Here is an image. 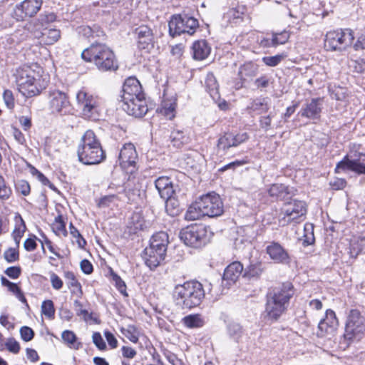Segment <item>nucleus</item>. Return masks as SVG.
<instances>
[{"label":"nucleus","instance_id":"1","mask_svg":"<svg viewBox=\"0 0 365 365\" xmlns=\"http://www.w3.org/2000/svg\"><path fill=\"white\" fill-rule=\"evenodd\" d=\"M14 77L19 92L26 98L39 95L47 86V82L42 78L39 71H36L30 66L18 68Z\"/></svg>","mask_w":365,"mask_h":365},{"label":"nucleus","instance_id":"2","mask_svg":"<svg viewBox=\"0 0 365 365\" xmlns=\"http://www.w3.org/2000/svg\"><path fill=\"white\" fill-rule=\"evenodd\" d=\"M293 294V286L290 282L283 283L270 289L267 294V317L269 319L277 320L287 309Z\"/></svg>","mask_w":365,"mask_h":365},{"label":"nucleus","instance_id":"3","mask_svg":"<svg viewBox=\"0 0 365 365\" xmlns=\"http://www.w3.org/2000/svg\"><path fill=\"white\" fill-rule=\"evenodd\" d=\"M81 57L86 61L93 63L103 72L115 71L118 68L114 53L104 43H93L83 51Z\"/></svg>","mask_w":365,"mask_h":365},{"label":"nucleus","instance_id":"4","mask_svg":"<svg viewBox=\"0 0 365 365\" xmlns=\"http://www.w3.org/2000/svg\"><path fill=\"white\" fill-rule=\"evenodd\" d=\"M173 295L176 305L182 309H191L200 304L205 291L201 283L191 281L176 285Z\"/></svg>","mask_w":365,"mask_h":365},{"label":"nucleus","instance_id":"5","mask_svg":"<svg viewBox=\"0 0 365 365\" xmlns=\"http://www.w3.org/2000/svg\"><path fill=\"white\" fill-rule=\"evenodd\" d=\"M307 210V205L304 201L294 200L286 202L281 210L279 223L282 226L299 223L305 219Z\"/></svg>","mask_w":365,"mask_h":365},{"label":"nucleus","instance_id":"6","mask_svg":"<svg viewBox=\"0 0 365 365\" xmlns=\"http://www.w3.org/2000/svg\"><path fill=\"white\" fill-rule=\"evenodd\" d=\"M169 33L173 37L183 34L192 36L199 27L198 20L187 14H175L168 23Z\"/></svg>","mask_w":365,"mask_h":365},{"label":"nucleus","instance_id":"7","mask_svg":"<svg viewBox=\"0 0 365 365\" xmlns=\"http://www.w3.org/2000/svg\"><path fill=\"white\" fill-rule=\"evenodd\" d=\"M354 39V32L349 29L331 31L326 34L324 45L328 50L341 52L351 46Z\"/></svg>","mask_w":365,"mask_h":365},{"label":"nucleus","instance_id":"8","mask_svg":"<svg viewBox=\"0 0 365 365\" xmlns=\"http://www.w3.org/2000/svg\"><path fill=\"white\" fill-rule=\"evenodd\" d=\"M180 239L190 247L198 248L207 244L210 235L204 225H192L182 229L180 233Z\"/></svg>","mask_w":365,"mask_h":365},{"label":"nucleus","instance_id":"9","mask_svg":"<svg viewBox=\"0 0 365 365\" xmlns=\"http://www.w3.org/2000/svg\"><path fill=\"white\" fill-rule=\"evenodd\" d=\"M365 334V317L356 309L350 311L347 317L344 337L346 339L360 340Z\"/></svg>","mask_w":365,"mask_h":365},{"label":"nucleus","instance_id":"10","mask_svg":"<svg viewBox=\"0 0 365 365\" xmlns=\"http://www.w3.org/2000/svg\"><path fill=\"white\" fill-rule=\"evenodd\" d=\"M76 101L84 117L88 118H96L100 106V101L97 96L82 89L77 93Z\"/></svg>","mask_w":365,"mask_h":365},{"label":"nucleus","instance_id":"11","mask_svg":"<svg viewBox=\"0 0 365 365\" xmlns=\"http://www.w3.org/2000/svg\"><path fill=\"white\" fill-rule=\"evenodd\" d=\"M346 170H351L359 175L365 174V153H355L353 155H346L336 164V173Z\"/></svg>","mask_w":365,"mask_h":365},{"label":"nucleus","instance_id":"12","mask_svg":"<svg viewBox=\"0 0 365 365\" xmlns=\"http://www.w3.org/2000/svg\"><path fill=\"white\" fill-rule=\"evenodd\" d=\"M200 206L202 212L210 217L221 215L224 212V206L220 195L215 192H209L199 197Z\"/></svg>","mask_w":365,"mask_h":365},{"label":"nucleus","instance_id":"13","mask_svg":"<svg viewBox=\"0 0 365 365\" xmlns=\"http://www.w3.org/2000/svg\"><path fill=\"white\" fill-rule=\"evenodd\" d=\"M49 106L53 113L66 115L71 110L68 95L59 90L49 91Z\"/></svg>","mask_w":365,"mask_h":365},{"label":"nucleus","instance_id":"14","mask_svg":"<svg viewBox=\"0 0 365 365\" xmlns=\"http://www.w3.org/2000/svg\"><path fill=\"white\" fill-rule=\"evenodd\" d=\"M36 22H29L26 24L25 29L33 34L36 38L40 40L41 43L52 45L61 37V32L56 29H48L46 28H36Z\"/></svg>","mask_w":365,"mask_h":365},{"label":"nucleus","instance_id":"15","mask_svg":"<svg viewBox=\"0 0 365 365\" xmlns=\"http://www.w3.org/2000/svg\"><path fill=\"white\" fill-rule=\"evenodd\" d=\"M249 139V135L245 133H225L217 140V148L218 153H227L231 148H235L246 142Z\"/></svg>","mask_w":365,"mask_h":365},{"label":"nucleus","instance_id":"16","mask_svg":"<svg viewBox=\"0 0 365 365\" xmlns=\"http://www.w3.org/2000/svg\"><path fill=\"white\" fill-rule=\"evenodd\" d=\"M42 4V0H24L16 5L13 17L17 21H24L27 17H32L40 10Z\"/></svg>","mask_w":365,"mask_h":365},{"label":"nucleus","instance_id":"17","mask_svg":"<svg viewBox=\"0 0 365 365\" xmlns=\"http://www.w3.org/2000/svg\"><path fill=\"white\" fill-rule=\"evenodd\" d=\"M122 108L130 115L135 118L143 117L148 110L145 95L138 96L133 101L123 103Z\"/></svg>","mask_w":365,"mask_h":365},{"label":"nucleus","instance_id":"18","mask_svg":"<svg viewBox=\"0 0 365 365\" xmlns=\"http://www.w3.org/2000/svg\"><path fill=\"white\" fill-rule=\"evenodd\" d=\"M145 95L142 91V86L135 77L128 78L123 86L121 101L122 103L133 101L138 96Z\"/></svg>","mask_w":365,"mask_h":365},{"label":"nucleus","instance_id":"19","mask_svg":"<svg viewBox=\"0 0 365 365\" xmlns=\"http://www.w3.org/2000/svg\"><path fill=\"white\" fill-rule=\"evenodd\" d=\"M78 160L85 165H96L106 158L103 149L77 148Z\"/></svg>","mask_w":365,"mask_h":365},{"label":"nucleus","instance_id":"20","mask_svg":"<svg viewBox=\"0 0 365 365\" xmlns=\"http://www.w3.org/2000/svg\"><path fill=\"white\" fill-rule=\"evenodd\" d=\"M138 155L135 150V145L131 143H125L123 145L119 153V163L120 167L124 170H128L129 168H134Z\"/></svg>","mask_w":365,"mask_h":365},{"label":"nucleus","instance_id":"21","mask_svg":"<svg viewBox=\"0 0 365 365\" xmlns=\"http://www.w3.org/2000/svg\"><path fill=\"white\" fill-rule=\"evenodd\" d=\"M337 319L335 313L331 309L326 312L325 317L319 322L317 334L319 337L333 335L337 326Z\"/></svg>","mask_w":365,"mask_h":365},{"label":"nucleus","instance_id":"22","mask_svg":"<svg viewBox=\"0 0 365 365\" xmlns=\"http://www.w3.org/2000/svg\"><path fill=\"white\" fill-rule=\"evenodd\" d=\"M134 34L136 36L138 47L141 49H147L153 47L154 36L152 29L146 26L141 25L137 27Z\"/></svg>","mask_w":365,"mask_h":365},{"label":"nucleus","instance_id":"23","mask_svg":"<svg viewBox=\"0 0 365 365\" xmlns=\"http://www.w3.org/2000/svg\"><path fill=\"white\" fill-rule=\"evenodd\" d=\"M322 99L320 98H312L306 103L299 112L302 117L312 120H317L320 118L322 109Z\"/></svg>","mask_w":365,"mask_h":365},{"label":"nucleus","instance_id":"24","mask_svg":"<svg viewBox=\"0 0 365 365\" xmlns=\"http://www.w3.org/2000/svg\"><path fill=\"white\" fill-rule=\"evenodd\" d=\"M297 190L284 184H272L268 189L269 195L277 200H285L295 195Z\"/></svg>","mask_w":365,"mask_h":365},{"label":"nucleus","instance_id":"25","mask_svg":"<svg viewBox=\"0 0 365 365\" xmlns=\"http://www.w3.org/2000/svg\"><path fill=\"white\" fill-rule=\"evenodd\" d=\"M165 255L158 250L146 247L143 251V258L145 264L150 269H154L164 261Z\"/></svg>","mask_w":365,"mask_h":365},{"label":"nucleus","instance_id":"26","mask_svg":"<svg viewBox=\"0 0 365 365\" xmlns=\"http://www.w3.org/2000/svg\"><path fill=\"white\" fill-rule=\"evenodd\" d=\"M155 186L161 198L170 200L175 190L171 180L165 176L159 177L155 181Z\"/></svg>","mask_w":365,"mask_h":365},{"label":"nucleus","instance_id":"27","mask_svg":"<svg viewBox=\"0 0 365 365\" xmlns=\"http://www.w3.org/2000/svg\"><path fill=\"white\" fill-rule=\"evenodd\" d=\"M211 47L206 40L195 41L191 47L192 58L196 61L206 59L210 55Z\"/></svg>","mask_w":365,"mask_h":365},{"label":"nucleus","instance_id":"28","mask_svg":"<svg viewBox=\"0 0 365 365\" xmlns=\"http://www.w3.org/2000/svg\"><path fill=\"white\" fill-rule=\"evenodd\" d=\"M244 270L243 265L240 262H234L225 269L222 279L227 284L235 283Z\"/></svg>","mask_w":365,"mask_h":365},{"label":"nucleus","instance_id":"29","mask_svg":"<svg viewBox=\"0 0 365 365\" xmlns=\"http://www.w3.org/2000/svg\"><path fill=\"white\" fill-rule=\"evenodd\" d=\"M266 250L270 258L277 262H284L289 259L288 253L278 242H272Z\"/></svg>","mask_w":365,"mask_h":365},{"label":"nucleus","instance_id":"30","mask_svg":"<svg viewBox=\"0 0 365 365\" xmlns=\"http://www.w3.org/2000/svg\"><path fill=\"white\" fill-rule=\"evenodd\" d=\"M78 148L103 149L100 140L91 130H88L84 133Z\"/></svg>","mask_w":365,"mask_h":365},{"label":"nucleus","instance_id":"31","mask_svg":"<svg viewBox=\"0 0 365 365\" xmlns=\"http://www.w3.org/2000/svg\"><path fill=\"white\" fill-rule=\"evenodd\" d=\"M168 245V235L165 232H159L154 234L150 242V246L152 249L158 250L160 252L166 255L167 247Z\"/></svg>","mask_w":365,"mask_h":365},{"label":"nucleus","instance_id":"32","mask_svg":"<svg viewBox=\"0 0 365 365\" xmlns=\"http://www.w3.org/2000/svg\"><path fill=\"white\" fill-rule=\"evenodd\" d=\"M258 72V66L252 62H245L241 65L238 71V76L240 80L244 82L247 78H252L257 76Z\"/></svg>","mask_w":365,"mask_h":365},{"label":"nucleus","instance_id":"33","mask_svg":"<svg viewBox=\"0 0 365 365\" xmlns=\"http://www.w3.org/2000/svg\"><path fill=\"white\" fill-rule=\"evenodd\" d=\"M205 88L212 99L219 98L218 83L212 73H208L205 78Z\"/></svg>","mask_w":365,"mask_h":365},{"label":"nucleus","instance_id":"34","mask_svg":"<svg viewBox=\"0 0 365 365\" xmlns=\"http://www.w3.org/2000/svg\"><path fill=\"white\" fill-rule=\"evenodd\" d=\"M200 201L199 198L192 203L187 209L185 213V219L187 220H196L202 217L206 216L205 212H202V207L200 206Z\"/></svg>","mask_w":365,"mask_h":365},{"label":"nucleus","instance_id":"35","mask_svg":"<svg viewBox=\"0 0 365 365\" xmlns=\"http://www.w3.org/2000/svg\"><path fill=\"white\" fill-rule=\"evenodd\" d=\"M170 140L173 147L180 148L190 142V138L182 130H175L170 134Z\"/></svg>","mask_w":365,"mask_h":365},{"label":"nucleus","instance_id":"36","mask_svg":"<svg viewBox=\"0 0 365 365\" xmlns=\"http://www.w3.org/2000/svg\"><path fill=\"white\" fill-rule=\"evenodd\" d=\"M261 262L250 263L243 271V277L247 278H258L263 272Z\"/></svg>","mask_w":365,"mask_h":365},{"label":"nucleus","instance_id":"37","mask_svg":"<svg viewBox=\"0 0 365 365\" xmlns=\"http://www.w3.org/2000/svg\"><path fill=\"white\" fill-rule=\"evenodd\" d=\"M183 324L188 328H200L205 324L204 319L200 314H190L182 319Z\"/></svg>","mask_w":365,"mask_h":365},{"label":"nucleus","instance_id":"38","mask_svg":"<svg viewBox=\"0 0 365 365\" xmlns=\"http://www.w3.org/2000/svg\"><path fill=\"white\" fill-rule=\"evenodd\" d=\"M269 98H260L254 100L250 106V108L253 111H258L259 113H265L269 108Z\"/></svg>","mask_w":365,"mask_h":365},{"label":"nucleus","instance_id":"39","mask_svg":"<svg viewBox=\"0 0 365 365\" xmlns=\"http://www.w3.org/2000/svg\"><path fill=\"white\" fill-rule=\"evenodd\" d=\"M61 338L71 348L78 349L81 346V343L76 342L77 337L72 331L65 330L62 332Z\"/></svg>","mask_w":365,"mask_h":365},{"label":"nucleus","instance_id":"40","mask_svg":"<svg viewBox=\"0 0 365 365\" xmlns=\"http://www.w3.org/2000/svg\"><path fill=\"white\" fill-rule=\"evenodd\" d=\"M56 18V16L53 12L43 13L41 14L36 20L32 21L31 22H36V28L43 29L46 24L55 21Z\"/></svg>","mask_w":365,"mask_h":365},{"label":"nucleus","instance_id":"41","mask_svg":"<svg viewBox=\"0 0 365 365\" xmlns=\"http://www.w3.org/2000/svg\"><path fill=\"white\" fill-rule=\"evenodd\" d=\"M229 336L238 342L243 335V329L240 324L237 323H230L227 327Z\"/></svg>","mask_w":365,"mask_h":365},{"label":"nucleus","instance_id":"42","mask_svg":"<svg viewBox=\"0 0 365 365\" xmlns=\"http://www.w3.org/2000/svg\"><path fill=\"white\" fill-rule=\"evenodd\" d=\"M121 333L131 342L137 343L139 338V332L134 325H128L125 328L120 329Z\"/></svg>","mask_w":365,"mask_h":365},{"label":"nucleus","instance_id":"43","mask_svg":"<svg viewBox=\"0 0 365 365\" xmlns=\"http://www.w3.org/2000/svg\"><path fill=\"white\" fill-rule=\"evenodd\" d=\"M365 246L364 240H357L352 241L349 247V255L353 258H356L357 256L362 252Z\"/></svg>","mask_w":365,"mask_h":365},{"label":"nucleus","instance_id":"44","mask_svg":"<svg viewBox=\"0 0 365 365\" xmlns=\"http://www.w3.org/2000/svg\"><path fill=\"white\" fill-rule=\"evenodd\" d=\"M287 56V55L286 53H282L273 56H264L262 60L266 66L274 67L279 64Z\"/></svg>","mask_w":365,"mask_h":365},{"label":"nucleus","instance_id":"45","mask_svg":"<svg viewBox=\"0 0 365 365\" xmlns=\"http://www.w3.org/2000/svg\"><path fill=\"white\" fill-rule=\"evenodd\" d=\"M175 103L165 101L162 105V108H160L161 114L165 116L169 120H172L175 117Z\"/></svg>","mask_w":365,"mask_h":365},{"label":"nucleus","instance_id":"46","mask_svg":"<svg viewBox=\"0 0 365 365\" xmlns=\"http://www.w3.org/2000/svg\"><path fill=\"white\" fill-rule=\"evenodd\" d=\"M65 278L67 280L66 283L68 288H73L72 290L73 292H75L76 291L81 292V284L78 282L75 274L72 272H66L65 273Z\"/></svg>","mask_w":365,"mask_h":365},{"label":"nucleus","instance_id":"47","mask_svg":"<svg viewBox=\"0 0 365 365\" xmlns=\"http://www.w3.org/2000/svg\"><path fill=\"white\" fill-rule=\"evenodd\" d=\"M272 36L274 43V46L277 47L279 45L286 43L288 41L290 35L289 31L284 30L279 33H272Z\"/></svg>","mask_w":365,"mask_h":365},{"label":"nucleus","instance_id":"48","mask_svg":"<svg viewBox=\"0 0 365 365\" xmlns=\"http://www.w3.org/2000/svg\"><path fill=\"white\" fill-rule=\"evenodd\" d=\"M41 313L48 319H53L55 314L53 302L51 300L43 301L41 305Z\"/></svg>","mask_w":365,"mask_h":365},{"label":"nucleus","instance_id":"49","mask_svg":"<svg viewBox=\"0 0 365 365\" xmlns=\"http://www.w3.org/2000/svg\"><path fill=\"white\" fill-rule=\"evenodd\" d=\"M52 228L53 231L57 234H66V225L63 220V217L61 215H58L53 223Z\"/></svg>","mask_w":365,"mask_h":365},{"label":"nucleus","instance_id":"50","mask_svg":"<svg viewBox=\"0 0 365 365\" xmlns=\"http://www.w3.org/2000/svg\"><path fill=\"white\" fill-rule=\"evenodd\" d=\"M304 232L307 233L304 235V239L303 244L304 245H310L313 244L315 239L314 236L312 224H306L304 225Z\"/></svg>","mask_w":365,"mask_h":365},{"label":"nucleus","instance_id":"51","mask_svg":"<svg viewBox=\"0 0 365 365\" xmlns=\"http://www.w3.org/2000/svg\"><path fill=\"white\" fill-rule=\"evenodd\" d=\"M12 193L11 189L6 185L4 178L0 175V199L8 200Z\"/></svg>","mask_w":365,"mask_h":365},{"label":"nucleus","instance_id":"52","mask_svg":"<svg viewBox=\"0 0 365 365\" xmlns=\"http://www.w3.org/2000/svg\"><path fill=\"white\" fill-rule=\"evenodd\" d=\"M3 99L6 106L11 110L14 108L15 101L13 93L10 90H5L3 93Z\"/></svg>","mask_w":365,"mask_h":365},{"label":"nucleus","instance_id":"53","mask_svg":"<svg viewBox=\"0 0 365 365\" xmlns=\"http://www.w3.org/2000/svg\"><path fill=\"white\" fill-rule=\"evenodd\" d=\"M4 256L5 259L9 263L14 262L19 258V252L15 248H9L4 252Z\"/></svg>","mask_w":365,"mask_h":365},{"label":"nucleus","instance_id":"54","mask_svg":"<svg viewBox=\"0 0 365 365\" xmlns=\"http://www.w3.org/2000/svg\"><path fill=\"white\" fill-rule=\"evenodd\" d=\"M20 334L21 339L24 341H29L33 339L34 336V331L31 328L24 326L20 329Z\"/></svg>","mask_w":365,"mask_h":365},{"label":"nucleus","instance_id":"55","mask_svg":"<svg viewBox=\"0 0 365 365\" xmlns=\"http://www.w3.org/2000/svg\"><path fill=\"white\" fill-rule=\"evenodd\" d=\"M83 35L86 36L87 37L103 36V31L98 27L91 28L90 26H86L83 28Z\"/></svg>","mask_w":365,"mask_h":365},{"label":"nucleus","instance_id":"56","mask_svg":"<svg viewBox=\"0 0 365 365\" xmlns=\"http://www.w3.org/2000/svg\"><path fill=\"white\" fill-rule=\"evenodd\" d=\"M16 190L23 195L26 196L30 193V185L26 180H19L16 185Z\"/></svg>","mask_w":365,"mask_h":365},{"label":"nucleus","instance_id":"57","mask_svg":"<svg viewBox=\"0 0 365 365\" xmlns=\"http://www.w3.org/2000/svg\"><path fill=\"white\" fill-rule=\"evenodd\" d=\"M21 225L18 228H16L13 232V237L15 240L17 246L19 244L20 240L23 236L24 232L26 230V225L22 219H21Z\"/></svg>","mask_w":365,"mask_h":365},{"label":"nucleus","instance_id":"58","mask_svg":"<svg viewBox=\"0 0 365 365\" xmlns=\"http://www.w3.org/2000/svg\"><path fill=\"white\" fill-rule=\"evenodd\" d=\"M6 349L11 353L18 354L20 350L19 343L13 338H10L5 344Z\"/></svg>","mask_w":365,"mask_h":365},{"label":"nucleus","instance_id":"59","mask_svg":"<svg viewBox=\"0 0 365 365\" xmlns=\"http://www.w3.org/2000/svg\"><path fill=\"white\" fill-rule=\"evenodd\" d=\"M92 339H93V344L98 347V349H100V350L106 349V344L99 332H94L92 336Z\"/></svg>","mask_w":365,"mask_h":365},{"label":"nucleus","instance_id":"60","mask_svg":"<svg viewBox=\"0 0 365 365\" xmlns=\"http://www.w3.org/2000/svg\"><path fill=\"white\" fill-rule=\"evenodd\" d=\"M254 84L257 89L266 88L269 86V78L267 76L263 75L256 78Z\"/></svg>","mask_w":365,"mask_h":365},{"label":"nucleus","instance_id":"61","mask_svg":"<svg viewBox=\"0 0 365 365\" xmlns=\"http://www.w3.org/2000/svg\"><path fill=\"white\" fill-rule=\"evenodd\" d=\"M4 273L11 279H17L21 273V269L18 266L9 267Z\"/></svg>","mask_w":365,"mask_h":365},{"label":"nucleus","instance_id":"62","mask_svg":"<svg viewBox=\"0 0 365 365\" xmlns=\"http://www.w3.org/2000/svg\"><path fill=\"white\" fill-rule=\"evenodd\" d=\"M346 185V181L343 178H335L329 182V185L334 190H342Z\"/></svg>","mask_w":365,"mask_h":365},{"label":"nucleus","instance_id":"63","mask_svg":"<svg viewBox=\"0 0 365 365\" xmlns=\"http://www.w3.org/2000/svg\"><path fill=\"white\" fill-rule=\"evenodd\" d=\"M251 243V240L250 239H245L243 237H237L235 240L234 245L235 249L237 250H244L245 247L250 245Z\"/></svg>","mask_w":365,"mask_h":365},{"label":"nucleus","instance_id":"64","mask_svg":"<svg viewBox=\"0 0 365 365\" xmlns=\"http://www.w3.org/2000/svg\"><path fill=\"white\" fill-rule=\"evenodd\" d=\"M271 123H272L271 114L266 115V116H262L259 119V125H260L261 128H262L265 131H267L268 130L270 129Z\"/></svg>","mask_w":365,"mask_h":365}]
</instances>
